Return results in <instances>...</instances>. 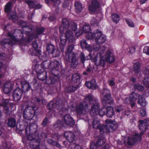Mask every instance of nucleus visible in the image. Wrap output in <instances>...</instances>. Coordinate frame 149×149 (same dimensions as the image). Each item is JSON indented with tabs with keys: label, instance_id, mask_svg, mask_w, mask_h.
I'll list each match as a JSON object with an SVG mask.
<instances>
[{
	"label": "nucleus",
	"instance_id": "1",
	"mask_svg": "<svg viewBox=\"0 0 149 149\" xmlns=\"http://www.w3.org/2000/svg\"><path fill=\"white\" fill-rule=\"evenodd\" d=\"M7 35L10 39L5 38L0 42L1 45L6 48L7 45H13L21 40H25L22 31L18 29H15L13 34L10 32H8Z\"/></svg>",
	"mask_w": 149,
	"mask_h": 149
},
{
	"label": "nucleus",
	"instance_id": "2",
	"mask_svg": "<svg viewBox=\"0 0 149 149\" xmlns=\"http://www.w3.org/2000/svg\"><path fill=\"white\" fill-rule=\"evenodd\" d=\"M71 110L75 111L77 114L81 115L86 114L89 111L88 105L85 102H82L77 105L76 102H71L70 104Z\"/></svg>",
	"mask_w": 149,
	"mask_h": 149
},
{
	"label": "nucleus",
	"instance_id": "3",
	"mask_svg": "<svg viewBox=\"0 0 149 149\" xmlns=\"http://www.w3.org/2000/svg\"><path fill=\"white\" fill-rule=\"evenodd\" d=\"M85 101L84 102L87 103L88 102L90 104H93L90 110V114L91 116H92L96 115L98 109L100 107L98 100L94 98L92 95L89 94L85 96Z\"/></svg>",
	"mask_w": 149,
	"mask_h": 149
},
{
	"label": "nucleus",
	"instance_id": "4",
	"mask_svg": "<svg viewBox=\"0 0 149 149\" xmlns=\"http://www.w3.org/2000/svg\"><path fill=\"white\" fill-rule=\"evenodd\" d=\"M101 93L104 96L102 103L104 106H106L107 104H111L113 103V100L111 97L110 90L104 88L101 91Z\"/></svg>",
	"mask_w": 149,
	"mask_h": 149
},
{
	"label": "nucleus",
	"instance_id": "5",
	"mask_svg": "<svg viewBox=\"0 0 149 149\" xmlns=\"http://www.w3.org/2000/svg\"><path fill=\"white\" fill-rule=\"evenodd\" d=\"M91 36L89 38L90 39H94L100 44L104 43L106 40L105 36L102 34V32L99 30L97 29L93 33H90L89 35Z\"/></svg>",
	"mask_w": 149,
	"mask_h": 149
},
{
	"label": "nucleus",
	"instance_id": "6",
	"mask_svg": "<svg viewBox=\"0 0 149 149\" xmlns=\"http://www.w3.org/2000/svg\"><path fill=\"white\" fill-rule=\"evenodd\" d=\"M37 126L34 124H31L27 126L25 129V132L27 135L28 140L35 139L37 133Z\"/></svg>",
	"mask_w": 149,
	"mask_h": 149
},
{
	"label": "nucleus",
	"instance_id": "7",
	"mask_svg": "<svg viewBox=\"0 0 149 149\" xmlns=\"http://www.w3.org/2000/svg\"><path fill=\"white\" fill-rule=\"evenodd\" d=\"M31 102H29L24 110L23 114L24 118L30 120L34 116L35 111L33 106L30 105Z\"/></svg>",
	"mask_w": 149,
	"mask_h": 149
},
{
	"label": "nucleus",
	"instance_id": "8",
	"mask_svg": "<svg viewBox=\"0 0 149 149\" xmlns=\"http://www.w3.org/2000/svg\"><path fill=\"white\" fill-rule=\"evenodd\" d=\"M51 70L52 75L48 79L46 80V84H53L56 83L58 79L59 71L57 68L50 69Z\"/></svg>",
	"mask_w": 149,
	"mask_h": 149
},
{
	"label": "nucleus",
	"instance_id": "9",
	"mask_svg": "<svg viewBox=\"0 0 149 149\" xmlns=\"http://www.w3.org/2000/svg\"><path fill=\"white\" fill-rule=\"evenodd\" d=\"M47 108L51 110L53 108H56L60 112L66 110L61 101H56L55 104L53 101H51L47 105Z\"/></svg>",
	"mask_w": 149,
	"mask_h": 149
},
{
	"label": "nucleus",
	"instance_id": "10",
	"mask_svg": "<svg viewBox=\"0 0 149 149\" xmlns=\"http://www.w3.org/2000/svg\"><path fill=\"white\" fill-rule=\"evenodd\" d=\"M66 58L70 62V67L73 68H76L78 65V62L75 54L73 52L67 53Z\"/></svg>",
	"mask_w": 149,
	"mask_h": 149
},
{
	"label": "nucleus",
	"instance_id": "11",
	"mask_svg": "<svg viewBox=\"0 0 149 149\" xmlns=\"http://www.w3.org/2000/svg\"><path fill=\"white\" fill-rule=\"evenodd\" d=\"M143 134V132H141L139 134L138 133H135L134 135L132 137H128L127 139V144L129 146H132L134 145L137 141H141V136Z\"/></svg>",
	"mask_w": 149,
	"mask_h": 149
},
{
	"label": "nucleus",
	"instance_id": "12",
	"mask_svg": "<svg viewBox=\"0 0 149 149\" xmlns=\"http://www.w3.org/2000/svg\"><path fill=\"white\" fill-rule=\"evenodd\" d=\"M102 51L101 52L98 53L97 54V57H99L98 61L96 63V65L97 66L100 65L102 67H104L106 64L105 59L102 54L104 53L105 51V49L104 48H102Z\"/></svg>",
	"mask_w": 149,
	"mask_h": 149
},
{
	"label": "nucleus",
	"instance_id": "13",
	"mask_svg": "<svg viewBox=\"0 0 149 149\" xmlns=\"http://www.w3.org/2000/svg\"><path fill=\"white\" fill-rule=\"evenodd\" d=\"M22 91L19 87L17 88L13 91V95L14 100L17 101L21 98L22 95Z\"/></svg>",
	"mask_w": 149,
	"mask_h": 149
},
{
	"label": "nucleus",
	"instance_id": "14",
	"mask_svg": "<svg viewBox=\"0 0 149 149\" xmlns=\"http://www.w3.org/2000/svg\"><path fill=\"white\" fill-rule=\"evenodd\" d=\"M105 123L107 124L110 132H113L117 127L118 125L115 121H113L111 119H108L105 120Z\"/></svg>",
	"mask_w": 149,
	"mask_h": 149
},
{
	"label": "nucleus",
	"instance_id": "15",
	"mask_svg": "<svg viewBox=\"0 0 149 149\" xmlns=\"http://www.w3.org/2000/svg\"><path fill=\"white\" fill-rule=\"evenodd\" d=\"M26 3L28 4L29 7L31 8H34L35 9H40L42 7V5L38 3L36 0H31L26 1Z\"/></svg>",
	"mask_w": 149,
	"mask_h": 149
},
{
	"label": "nucleus",
	"instance_id": "16",
	"mask_svg": "<svg viewBox=\"0 0 149 149\" xmlns=\"http://www.w3.org/2000/svg\"><path fill=\"white\" fill-rule=\"evenodd\" d=\"M69 26L70 24L68 19L66 18H63L61 26L59 28L60 32L61 33H63L65 29H68Z\"/></svg>",
	"mask_w": 149,
	"mask_h": 149
},
{
	"label": "nucleus",
	"instance_id": "17",
	"mask_svg": "<svg viewBox=\"0 0 149 149\" xmlns=\"http://www.w3.org/2000/svg\"><path fill=\"white\" fill-rule=\"evenodd\" d=\"M63 121L67 125L70 126H73L75 124V122L71 116L69 114L66 115L63 117Z\"/></svg>",
	"mask_w": 149,
	"mask_h": 149
},
{
	"label": "nucleus",
	"instance_id": "18",
	"mask_svg": "<svg viewBox=\"0 0 149 149\" xmlns=\"http://www.w3.org/2000/svg\"><path fill=\"white\" fill-rule=\"evenodd\" d=\"M106 61L109 63H113L115 61V58L113 54L110 50H107L105 54Z\"/></svg>",
	"mask_w": 149,
	"mask_h": 149
},
{
	"label": "nucleus",
	"instance_id": "19",
	"mask_svg": "<svg viewBox=\"0 0 149 149\" xmlns=\"http://www.w3.org/2000/svg\"><path fill=\"white\" fill-rule=\"evenodd\" d=\"M91 3V4L89 6L88 9L90 11L95 12L99 7V3L96 0H92Z\"/></svg>",
	"mask_w": 149,
	"mask_h": 149
},
{
	"label": "nucleus",
	"instance_id": "20",
	"mask_svg": "<svg viewBox=\"0 0 149 149\" xmlns=\"http://www.w3.org/2000/svg\"><path fill=\"white\" fill-rule=\"evenodd\" d=\"M14 84L10 82L5 83L4 85L3 91L5 93H9L13 90Z\"/></svg>",
	"mask_w": 149,
	"mask_h": 149
},
{
	"label": "nucleus",
	"instance_id": "21",
	"mask_svg": "<svg viewBox=\"0 0 149 149\" xmlns=\"http://www.w3.org/2000/svg\"><path fill=\"white\" fill-rule=\"evenodd\" d=\"M31 140L29 143L30 147L33 149H40L39 146L40 144V141L38 139H33L30 140Z\"/></svg>",
	"mask_w": 149,
	"mask_h": 149
},
{
	"label": "nucleus",
	"instance_id": "22",
	"mask_svg": "<svg viewBox=\"0 0 149 149\" xmlns=\"http://www.w3.org/2000/svg\"><path fill=\"white\" fill-rule=\"evenodd\" d=\"M64 136L70 143L73 142L75 138L74 134L70 132H65L64 133Z\"/></svg>",
	"mask_w": 149,
	"mask_h": 149
},
{
	"label": "nucleus",
	"instance_id": "23",
	"mask_svg": "<svg viewBox=\"0 0 149 149\" xmlns=\"http://www.w3.org/2000/svg\"><path fill=\"white\" fill-rule=\"evenodd\" d=\"M63 34L65 35V36L67 37L69 42L72 43L75 40L73 33L70 30H67L65 33Z\"/></svg>",
	"mask_w": 149,
	"mask_h": 149
},
{
	"label": "nucleus",
	"instance_id": "24",
	"mask_svg": "<svg viewBox=\"0 0 149 149\" xmlns=\"http://www.w3.org/2000/svg\"><path fill=\"white\" fill-rule=\"evenodd\" d=\"M102 134H107L110 132V130L107 125H101L98 129Z\"/></svg>",
	"mask_w": 149,
	"mask_h": 149
},
{
	"label": "nucleus",
	"instance_id": "25",
	"mask_svg": "<svg viewBox=\"0 0 149 149\" xmlns=\"http://www.w3.org/2000/svg\"><path fill=\"white\" fill-rule=\"evenodd\" d=\"M139 95L138 94L134 92H133L128 97L126 98L125 101L128 100L130 102L132 101H135L137 99V97H138L139 98Z\"/></svg>",
	"mask_w": 149,
	"mask_h": 149
},
{
	"label": "nucleus",
	"instance_id": "26",
	"mask_svg": "<svg viewBox=\"0 0 149 149\" xmlns=\"http://www.w3.org/2000/svg\"><path fill=\"white\" fill-rule=\"evenodd\" d=\"M33 47L34 49V52L32 53V55H34L37 56L38 54H39L41 52L39 47H38V45L36 41H34L32 43Z\"/></svg>",
	"mask_w": 149,
	"mask_h": 149
},
{
	"label": "nucleus",
	"instance_id": "27",
	"mask_svg": "<svg viewBox=\"0 0 149 149\" xmlns=\"http://www.w3.org/2000/svg\"><path fill=\"white\" fill-rule=\"evenodd\" d=\"M22 88L23 91H28L31 88L29 84L25 81H22L21 82Z\"/></svg>",
	"mask_w": 149,
	"mask_h": 149
},
{
	"label": "nucleus",
	"instance_id": "28",
	"mask_svg": "<svg viewBox=\"0 0 149 149\" xmlns=\"http://www.w3.org/2000/svg\"><path fill=\"white\" fill-rule=\"evenodd\" d=\"M106 114L107 117L111 118L114 114L113 109L111 106H108L106 108Z\"/></svg>",
	"mask_w": 149,
	"mask_h": 149
},
{
	"label": "nucleus",
	"instance_id": "29",
	"mask_svg": "<svg viewBox=\"0 0 149 149\" xmlns=\"http://www.w3.org/2000/svg\"><path fill=\"white\" fill-rule=\"evenodd\" d=\"M37 74L38 78L39 80L42 81H45V82L46 83V80H47L46 79L47 72L45 71H44L43 72Z\"/></svg>",
	"mask_w": 149,
	"mask_h": 149
},
{
	"label": "nucleus",
	"instance_id": "30",
	"mask_svg": "<svg viewBox=\"0 0 149 149\" xmlns=\"http://www.w3.org/2000/svg\"><path fill=\"white\" fill-rule=\"evenodd\" d=\"M8 125L11 127H14L16 125V120L15 118H11L8 120Z\"/></svg>",
	"mask_w": 149,
	"mask_h": 149
},
{
	"label": "nucleus",
	"instance_id": "31",
	"mask_svg": "<svg viewBox=\"0 0 149 149\" xmlns=\"http://www.w3.org/2000/svg\"><path fill=\"white\" fill-rule=\"evenodd\" d=\"M60 63L58 61L54 60L50 61V69L57 68Z\"/></svg>",
	"mask_w": 149,
	"mask_h": 149
},
{
	"label": "nucleus",
	"instance_id": "32",
	"mask_svg": "<svg viewBox=\"0 0 149 149\" xmlns=\"http://www.w3.org/2000/svg\"><path fill=\"white\" fill-rule=\"evenodd\" d=\"M91 27L88 24L85 25L83 26V31L85 33H88V34L86 36V38L88 39H89V37H90L91 35H89L90 33H91V32H90L91 31L90 30Z\"/></svg>",
	"mask_w": 149,
	"mask_h": 149
},
{
	"label": "nucleus",
	"instance_id": "33",
	"mask_svg": "<svg viewBox=\"0 0 149 149\" xmlns=\"http://www.w3.org/2000/svg\"><path fill=\"white\" fill-rule=\"evenodd\" d=\"M75 11L76 13H79L81 12L83 7L81 3L79 1H76L75 3Z\"/></svg>",
	"mask_w": 149,
	"mask_h": 149
},
{
	"label": "nucleus",
	"instance_id": "34",
	"mask_svg": "<svg viewBox=\"0 0 149 149\" xmlns=\"http://www.w3.org/2000/svg\"><path fill=\"white\" fill-rule=\"evenodd\" d=\"M18 23L20 25L25 28V31L28 33H30L32 31V29L29 26H25L26 23L23 20H20L18 22Z\"/></svg>",
	"mask_w": 149,
	"mask_h": 149
},
{
	"label": "nucleus",
	"instance_id": "35",
	"mask_svg": "<svg viewBox=\"0 0 149 149\" xmlns=\"http://www.w3.org/2000/svg\"><path fill=\"white\" fill-rule=\"evenodd\" d=\"M8 17L9 19H13L14 23L17 22L18 21V17L17 16L16 13H10L8 15Z\"/></svg>",
	"mask_w": 149,
	"mask_h": 149
},
{
	"label": "nucleus",
	"instance_id": "36",
	"mask_svg": "<svg viewBox=\"0 0 149 149\" xmlns=\"http://www.w3.org/2000/svg\"><path fill=\"white\" fill-rule=\"evenodd\" d=\"M99 109V108L97 109L96 114L94 116H91L92 117H95L98 114L100 116H102L106 114V108H105L104 107H102L99 110H98Z\"/></svg>",
	"mask_w": 149,
	"mask_h": 149
},
{
	"label": "nucleus",
	"instance_id": "37",
	"mask_svg": "<svg viewBox=\"0 0 149 149\" xmlns=\"http://www.w3.org/2000/svg\"><path fill=\"white\" fill-rule=\"evenodd\" d=\"M138 103L143 107H146L147 104V102L143 97L140 96L138 101Z\"/></svg>",
	"mask_w": 149,
	"mask_h": 149
},
{
	"label": "nucleus",
	"instance_id": "38",
	"mask_svg": "<svg viewBox=\"0 0 149 149\" xmlns=\"http://www.w3.org/2000/svg\"><path fill=\"white\" fill-rule=\"evenodd\" d=\"M55 49V46L52 44H47L46 47V50L49 54H51L53 53Z\"/></svg>",
	"mask_w": 149,
	"mask_h": 149
},
{
	"label": "nucleus",
	"instance_id": "39",
	"mask_svg": "<svg viewBox=\"0 0 149 149\" xmlns=\"http://www.w3.org/2000/svg\"><path fill=\"white\" fill-rule=\"evenodd\" d=\"M80 75L77 73L73 74L72 76V81L74 83H77L80 81Z\"/></svg>",
	"mask_w": 149,
	"mask_h": 149
},
{
	"label": "nucleus",
	"instance_id": "40",
	"mask_svg": "<svg viewBox=\"0 0 149 149\" xmlns=\"http://www.w3.org/2000/svg\"><path fill=\"white\" fill-rule=\"evenodd\" d=\"M139 128L140 130L142 131H145L147 129V126L144 123L143 120H140L139 121Z\"/></svg>",
	"mask_w": 149,
	"mask_h": 149
},
{
	"label": "nucleus",
	"instance_id": "41",
	"mask_svg": "<svg viewBox=\"0 0 149 149\" xmlns=\"http://www.w3.org/2000/svg\"><path fill=\"white\" fill-rule=\"evenodd\" d=\"M78 88L77 86H70L65 89V91L66 92L69 93L74 92Z\"/></svg>",
	"mask_w": 149,
	"mask_h": 149
},
{
	"label": "nucleus",
	"instance_id": "42",
	"mask_svg": "<svg viewBox=\"0 0 149 149\" xmlns=\"http://www.w3.org/2000/svg\"><path fill=\"white\" fill-rule=\"evenodd\" d=\"M92 125L93 128L97 129H98L101 125L100 124V121L97 119H95L93 120Z\"/></svg>",
	"mask_w": 149,
	"mask_h": 149
},
{
	"label": "nucleus",
	"instance_id": "43",
	"mask_svg": "<svg viewBox=\"0 0 149 149\" xmlns=\"http://www.w3.org/2000/svg\"><path fill=\"white\" fill-rule=\"evenodd\" d=\"M35 69L37 73H40L44 71V68L42 67V65L36 64Z\"/></svg>",
	"mask_w": 149,
	"mask_h": 149
},
{
	"label": "nucleus",
	"instance_id": "44",
	"mask_svg": "<svg viewBox=\"0 0 149 149\" xmlns=\"http://www.w3.org/2000/svg\"><path fill=\"white\" fill-rule=\"evenodd\" d=\"M133 70L136 73H138L140 71V64L139 63L137 62L134 63L133 65Z\"/></svg>",
	"mask_w": 149,
	"mask_h": 149
},
{
	"label": "nucleus",
	"instance_id": "45",
	"mask_svg": "<svg viewBox=\"0 0 149 149\" xmlns=\"http://www.w3.org/2000/svg\"><path fill=\"white\" fill-rule=\"evenodd\" d=\"M36 138H35V139H38L40 141V140L43 138H45L47 137V135L44 132H42L40 134V136L38 134V133L36 135Z\"/></svg>",
	"mask_w": 149,
	"mask_h": 149
},
{
	"label": "nucleus",
	"instance_id": "46",
	"mask_svg": "<svg viewBox=\"0 0 149 149\" xmlns=\"http://www.w3.org/2000/svg\"><path fill=\"white\" fill-rule=\"evenodd\" d=\"M97 17L95 18L92 17L91 20V25L94 26H98V24L99 22V21L98 20Z\"/></svg>",
	"mask_w": 149,
	"mask_h": 149
},
{
	"label": "nucleus",
	"instance_id": "47",
	"mask_svg": "<svg viewBox=\"0 0 149 149\" xmlns=\"http://www.w3.org/2000/svg\"><path fill=\"white\" fill-rule=\"evenodd\" d=\"M79 58L81 62L83 64H84L85 61L89 59L88 56L86 57L83 52H81L79 56Z\"/></svg>",
	"mask_w": 149,
	"mask_h": 149
},
{
	"label": "nucleus",
	"instance_id": "48",
	"mask_svg": "<svg viewBox=\"0 0 149 149\" xmlns=\"http://www.w3.org/2000/svg\"><path fill=\"white\" fill-rule=\"evenodd\" d=\"M133 87L135 90L138 91H142L144 89V87L142 85L139 84H135L133 85Z\"/></svg>",
	"mask_w": 149,
	"mask_h": 149
},
{
	"label": "nucleus",
	"instance_id": "49",
	"mask_svg": "<svg viewBox=\"0 0 149 149\" xmlns=\"http://www.w3.org/2000/svg\"><path fill=\"white\" fill-rule=\"evenodd\" d=\"M111 17L113 22L116 24L118 23L120 19L119 16L116 13L112 14Z\"/></svg>",
	"mask_w": 149,
	"mask_h": 149
},
{
	"label": "nucleus",
	"instance_id": "50",
	"mask_svg": "<svg viewBox=\"0 0 149 149\" xmlns=\"http://www.w3.org/2000/svg\"><path fill=\"white\" fill-rule=\"evenodd\" d=\"M12 3L11 2H8L6 5L5 7V12L6 13H8L12 10Z\"/></svg>",
	"mask_w": 149,
	"mask_h": 149
},
{
	"label": "nucleus",
	"instance_id": "51",
	"mask_svg": "<svg viewBox=\"0 0 149 149\" xmlns=\"http://www.w3.org/2000/svg\"><path fill=\"white\" fill-rule=\"evenodd\" d=\"M105 143V139L103 138L99 139L96 141V145L100 147L103 146Z\"/></svg>",
	"mask_w": 149,
	"mask_h": 149
},
{
	"label": "nucleus",
	"instance_id": "52",
	"mask_svg": "<svg viewBox=\"0 0 149 149\" xmlns=\"http://www.w3.org/2000/svg\"><path fill=\"white\" fill-rule=\"evenodd\" d=\"M67 38L65 36V35L63 33L60 36V41L61 45H65L66 44Z\"/></svg>",
	"mask_w": 149,
	"mask_h": 149
},
{
	"label": "nucleus",
	"instance_id": "53",
	"mask_svg": "<svg viewBox=\"0 0 149 149\" xmlns=\"http://www.w3.org/2000/svg\"><path fill=\"white\" fill-rule=\"evenodd\" d=\"M42 67L44 68H49L50 69V61L48 62L47 61H45L41 63Z\"/></svg>",
	"mask_w": 149,
	"mask_h": 149
},
{
	"label": "nucleus",
	"instance_id": "54",
	"mask_svg": "<svg viewBox=\"0 0 149 149\" xmlns=\"http://www.w3.org/2000/svg\"><path fill=\"white\" fill-rule=\"evenodd\" d=\"M100 45L98 43H96L93 45V49L95 51L97 52L99 51V52L102 51V48L104 47H100Z\"/></svg>",
	"mask_w": 149,
	"mask_h": 149
},
{
	"label": "nucleus",
	"instance_id": "55",
	"mask_svg": "<svg viewBox=\"0 0 149 149\" xmlns=\"http://www.w3.org/2000/svg\"><path fill=\"white\" fill-rule=\"evenodd\" d=\"M124 19L126 22L127 24L129 27H134V24L131 20L127 18H125Z\"/></svg>",
	"mask_w": 149,
	"mask_h": 149
},
{
	"label": "nucleus",
	"instance_id": "56",
	"mask_svg": "<svg viewBox=\"0 0 149 149\" xmlns=\"http://www.w3.org/2000/svg\"><path fill=\"white\" fill-rule=\"evenodd\" d=\"M45 29L42 27L37 28L36 31V32L37 35H40L44 32Z\"/></svg>",
	"mask_w": 149,
	"mask_h": 149
},
{
	"label": "nucleus",
	"instance_id": "57",
	"mask_svg": "<svg viewBox=\"0 0 149 149\" xmlns=\"http://www.w3.org/2000/svg\"><path fill=\"white\" fill-rule=\"evenodd\" d=\"M69 149H81V147L79 144H73L70 145Z\"/></svg>",
	"mask_w": 149,
	"mask_h": 149
},
{
	"label": "nucleus",
	"instance_id": "58",
	"mask_svg": "<svg viewBox=\"0 0 149 149\" xmlns=\"http://www.w3.org/2000/svg\"><path fill=\"white\" fill-rule=\"evenodd\" d=\"M70 25V28L72 31H75L77 29V25L76 23L71 22Z\"/></svg>",
	"mask_w": 149,
	"mask_h": 149
},
{
	"label": "nucleus",
	"instance_id": "59",
	"mask_svg": "<svg viewBox=\"0 0 149 149\" xmlns=\"http://www.w3.org/2000/svg\"><path fill=\"white\" fill-rule=\"evenodd\" d=\"M143 83L146 87L149 86V75L146 76L143 79Z\"/></svg>",
	"mask_w": 149,
	"mask_h": 149
},
{
	"label": "nucleus",
	"instance_id": "60",
	"mask_svg": "<svg viewBox=\"0 0 149 149\" xmlns=\"http://www.w3.org/2000/svg\"><path fill=\"white\" fill-rule=\"evenodd\" d=\"M91 89H95L98 88V86L95 80H91Z\"/></svg>",
	"mask_w": 149,
	"mask_h": 149
},
{
	"label": "nucleus",
	"instance_id": "61",
	"mask_svg": "<svg viewBox=\"0 0 149 149\" xmlns=\"http://www.w3.org/2000/svg\"><path fill=\"white\" fill-rule=\"evenodd\" d=\"M62 123L60 120H58L57 121L56 123L54 125V126L55 128L58 127L59 128H61L62 127Z\"/></svg>",
	"mask_w": 149,
	"mask_h": 149
},
{
	"label": "nucleus",
	"instance_id": "62",
	"mask_svg": "<svg viewBox=\"0 0 149 149\" xmlns=\"http://www.w3.org/2000/svg\"><path fill=\"white\" fill-rule=\"evenodd\" d=\"M51 54H53L54 57H58L60 55V52L58 50L56 49H55L53 53Z\"/></svg>",
	"mask_w": 149,
	"mask_h": 149
},
{
	"label": "nucleus",
	"instance_id": "63",
	"mask_svg": "<svg viewBox=\"0 0 149 149\" xmlns=\"http://www.w3.org/2000/svg\"><path fill=\"white\" fill-rule=\"evenodd\" d=\"M81 46L82 48L84 49L88 45L85 40H82L80 42Z\"/></svg>",
	"mask_w": 149,
	"mask_h": 149
},
{
	"label": "nucleus",
	"instance_id": "64",
	"mask_svg": "<svg viewBox=\"0 0 149 149\" xmlns=\"http://www.w3.org/2000/svg\"><path fill=\"white\" fill-rule=\"evenodd\" d=\"M97 146L96 143H95L93 141L91 143L90 147L91 149H97Z\"/></svg>",
	"mask_w": 149,
	"mask_h": 149
}]
</instances>
